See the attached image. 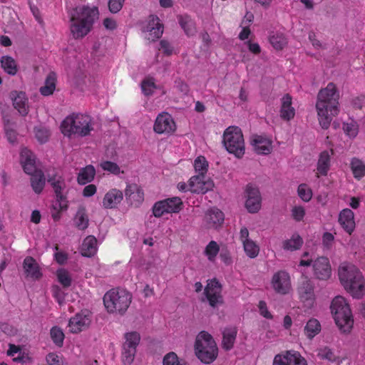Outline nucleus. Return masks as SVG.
Listing matches in <instances>:
<instances>
[{"label": "nucleus", "instance_id": "nucleus-49", "mask_svg": "<svg viewBox=\"0 0 365 365\" xmlns=\"http://www.w3.org/2000/svg\"><path fill=\"white\" fill-rule=\"evenodd\" d=\"M219 252V246L215 241H211L205 248V254L210 261H212Z\"/></svg>", "mask_w": 365, "mask_h": 365}, {"label": "nucleus", "instance_id": "nucleus-9", "mask_svg": "<svg viewBox=\"0 0 365 365\" xmlns=\"http://www.w3.org/2000/svg\"><path fill=\"white\" fill-rule=\"evenodd\" d=\"M48 182L53 187L56 197V202L53 205L55 210H63L67 208L66 197L63 190L66 188V183L63 177L58 173L48 175Z\"/></svg>", "mask_w": 365, "mask_h": 365}, {"label": "nucleus", "instance_id": "nucleus-10", "mask_svg": "<svg viewBox=\"0 0 365 365\" xmlns=\"http://www.w3.org/2000/svg\"><path fill=\"white\" fill-rule=\"evenodd\" d=\"M189 187L192 192L204 194L213 188L214 182L205 175H197L190 179Z\"/></svg>", "mask_w": 365, "mask_h": 365}, {"label": "nucleus", "instance_id": "nucleus-44", "mask_svg": "<svg viewBox=\"0 0 365 365\" xmlns=\"http://www.w3.org/2000/svg\"><path fill=\"white\" fill-rule=\"evenodd\" d=\"M141 88L145 96L152 95L156 86L153 78L144 79L141 83Z\"/></svg>", "mask_w": 365, "mask_h": 365}, {"label": "nucleus", "instance_id": "nucleus-23", "mask_svg": "<svg viewBox=\"0 0 365 365\" xmlns=\"http://www.w3.org/2000/svg\"><path fill=\"white\" fill-rule=\"evenodd\" d=\"M252 144L258 154L267 155L272 150L271 141L262 135L253 136Z\"/></svg>", "mask_w": 365, "mask_h": 365}, {"label": "nucleus", "instance_id": "nucleus-18", "mask_svg": "<svg viewBox=\"0 0 365 365\" xmlns=\"http://www.w3.org/2000/svg\"><path fill=\"white\" fill-rule=\"evenodd\" d=\"M9 97L12 101L15 109L23 116L29 113V100L26 95L23 91H12L9 93Z\"/></svg>", "mask_w": 365, "mask_h": 365}, {"label": "nucleus", "instance_id": "nucleus-12", "mask_svg": "<svg viewBox=\"0 0 365 365\" xmlns=\"http://www.w3.org/2000/svg\"><path fill=\"white\" fill-rule=\"evenodd\" d=\"M222 287L216 279L210 280L205 289V294L211 307H215L222 303Z\"/></svg>", "mask_w": 365, "mask_h": 365}, {"label": "nucleus", "instance_id": "nucleus-40", "mask_svg": "<svg viewBox=\"0 0 365 365\" xmlns=\"http://www.w3.org/2000/svg\"><path fill=\"white\" fill-rule=\"evenodd\" d=\"M125 339L124 347L135 348L136 349L140 340V336L137 331H131L125 334Z\"/></svg>", "mask_w": 365, "mask_h": 365}, {"label": "nucleus", "instance_id": "nucleus-41", "mask_svg": "<svg viewBox=\"0 0 365 365\" xmlns=\"http://www.w3.org/2000/svg\"><path fill=\"white\" fill-rule=\"evenodd\" d=\"M163 201H167L166 208L168 209V213L170 212H178L182 207V202L181 199L178 197H174L171 198H168L164 200Z\"/></svg>", "mask_w": 365, "mask_h": 365}, {"label": "nucleus", "instance_id": "nucleus-33", "mask_svg": "<svg viewBox=\"0 0 365 365\" xmlns=\"http://www.w3.org/2000/svg\"><path fill=\"white\" fill-rule=\"evenodd\" d=\"M1 67L6 73L14 76L18 71L17 64L15 60L9 56H2L1 58Z\"/></svg>", "mask_w": 365, "mask_h": 365}, {"label": "nucleus", "instance_id": "nucleus-47", "mask_svg": "<svg viewBox=\"0 0 365 365\" xmlns=\"http://www.w3.org/2000/svg\"><path fill=\"white\" fill-rule=\"evenodd\" d=\"M51 337L58 346H62L64 339V334L61 329L53 327L51 329Z\"/></svg>", "mask_w": 365, "mask_h": 365}, {"label": "nucleus", "instance_id": "nucleus-15", "mask_svg": "<svg viewBox=\"0 0 365 365\" xmlns=\"http://www.w3.org/2000/svg\"><path fill=\"white\" fill-rule=\"evenodd\" d=\"M245 207L250 213H256L261 207V196L259 190L248 185L246 188Z\"/></svg>", "mask_w": 365, "mask_h": 365}, {"label": "nucleus", "instance_id": "nucleus-19", "mask_svg": "<svg viewBox=\"0 0 365 365\" xmlns=\"http://www.w3.org/2000/svg\"><path fill=\"white\" fill-rule=\"evenodd\" d=\"M20 156L21 163L26 173L32 175L39 170H36L35 155L30 150L26 148H22Z\"/></svg>", "mask_w": 365, "mask_h": 365}, {"label": "nucleus", "instance_id": "nucleus-42", "mask_svg": "<svg viewBox=\"0 0 365 365\" xmlns=\"http://www.w3.org/2000/svg\"><path fill=\"white\" fill-rule=\"evenodd\" d=\"M179 23L187 35L192 36L195 34V29L190 17L180 16L179 17Z\"/></svg>", "mask_w": 365, "mask_h": 365}, {"label": "nucleus", "instance_id": "nucleus-17", "mask_svg": "<svg viewBox=\"0 0 365 365\" xmlns=\"http://www.w3.org/2000/svg\"><path fill=\"white\" fill-rule=\"evenodd\" d=\"M154 130L157 133H171L175 130V123L170 115L163 113L159 115L154 124Z\"/></svg>", "mask_w": 365, "mask_h": 365}, {"label": "nucleus", "instance_id": "nucleus-20", "mask_svg": "<svg viewBox=\"0 0 365 365\" xmlns=\"http://www.w3.org/2000/svg\"><path fill=\"white\" fill-rule=\"evenodd\" d=\"M125 199L131 205H139L144 200V194L137 184L127 185L125 191Z\"/></svg>", "mask_w": 365, "mask_h": 365}, {"label": "nucleus", "instance_id": "nucleus-57", "mask_svg": "<svg viewBox=\"0 0 365 365\" xmlns=\"http://www.w3.org/2000/svg\"><path fill=\"white\" fill-rule=\"evenodd\" d=\"M289 365H307L306 360L297 352L291 353Z\"/></svg>", "mask_w": 365, "mask_h": 365}, {"label": "nucleus", "instance_id": "nucleus-55", "mask_svg": "<svg viewBox=\"0 0 365 365\" xmlns=\"http://www.w3.org/2000/svg\"><path fill=\"white\" fill-rule=\"evenodd\" d=\"M57 275L58 281L64 287H68L71 285V279L68 272H66V270L61 269L58 271Z\"/></svg>", "mask_w": 365, "mask_h": 365}, {"label": "nucleus", "instance_id": "nucleus-2", "mask_svg": "<svg viewBox=\"0 0 365 365\" xmlns=\"http://www.w3.org/2000/svg\"><path fill=\"white\" fill-rule=\"evenodd\" d=\"M339 93L333 83H329L326 88H322L317 95L316 108L319 124L323 129H327L332 120V117L338 115Z\"/></svg>", "mask_w": 365, "mask_h": 365}, {"label": "nucleus", "instance_id": "nucleus-7", "mask_svg": "<svg viewBox=\"0 0 365 365\" xmlns=\"http://www.w3.org/2000/svg\"><path fill=\"white\" fill-rule=\"evenodd\" d=\"M195 354L205 364L212 362L217 356V347L212 336L206 331H201L196 337Z\"/></svg>", "mask_w": 365, "mask_h": 365}, {"label": "nucleus", "instance_id": "nucleus-53", "mask_svg": "<svg viewBox=\"0 0 365 365\" xmlns=\"http://www.w3.org/2000/svg\"><path fill=\"white\" fill-rule=\"evenodd\" d=\"M136 353L135 348H128L123 346V361L125 364H130L133 360Z\"/></svg>", "mask_w": 365, "mask_h": 365}, {"label": "nucleus", "instance_id": "nucleus-38", "mask_svg": "<svg viewBox=\"0 0 365 365\" xmlns=\"http://www.w3.org/2000/svg\"><path fill=\"white\" fill-rule=\"evenodd\" d=\"M321 330V325L316 319H309L304 327V331L309 339H312Z\"/></svg>", "mask_w": 365, "mask_h": 365}, {"label": "nucleus", "instance_id": "nucleus-35", "mask_svg": "<svg viewBox=\"0 0 365 365\" xmlns=\"http://www.w3.org/2000/svg\"><path fill=\"white\" fill-rule=\"evenodd\" d=\"M350 166L355 178L360 180L365 175V164L361 160L357 158H352Z\"/></svg>", "mask_w": 365, "mask_h": 365}, {"label": "nucleus", "instance_id": "nucleus-22", "mask_svg": "<svg viewBox=\"0 0 365 365\" xmlns=\"http://www.w3.org/2000/svg\"><path fill=\"white\" fill-rule=\"evenodd\" d=\"M339 222L344 230L351 234L355 227L354 212L350 209L343 210L339 216Z\"/></svg>", "mask_w": 365, "mask_h": 365}, {"label": "nucleus", "instance_id": "nucleus-37", "mask_svg": "<svg viewBox=\"0 0 365 365\" xmlns=\"http://www.w3.org/2000/svg\"><path fill=\"white\" fill-rule=\"evenodd\" d=\"M269 41L276 50H282L287 43L284 36L279 33H271Z\"/></svg>", "mask_w": 365, "mask_h": 365}, {"label": "nucleus", "instance_id": "nucleus-11", "mask_svg": "<svg viewBox=\"0 0 365 365\" xmlns=\"http://www.w3.org/2000/svg\"><path fill=\"white\" fill-rule=\"evenodd\" d=\"M314 277L319 280H327L331 274V268L327 257H320L312 262Z\"/></svg>", "mask_w": 365, "mask_h": 365}, {"label": "nucleus", "instance_id": "nucleus-32", "mask_svg": "<svg viewBox=\"0 0 365 365\" xmlns=\"http://www.w3.org/2000/svg\"><path fill=\"white\" fill-rule=\"evenodd\" d=\"M330 166V154L324 150L320 153L317 163V170L323 175H326Z\"/></svg>", "mask_w": 365, "mask_h": 365}, {"label": "nucleus", "instance_id": "nucleus-34", "mask_svg": "<svg viewBox=\"0 0 365 365\" xmlns=\"http://www.w3.org/2000/svg\"><path fill=\"white\" fill-rule=\"evenodd\" d=\"M56 78L55 73H50L46 78L44 86L41 87L40 93L45 96L51 95L56 88Z\"/></svg>", "mask_w": 365, "mask_h": 365}, {"label": "nucleus", "instance_id": "nucleus-60", "mask_svg": "<svg viewBox=\"0 0 365 365\" xmlns=\"http://www.w3.org/2000/svg\"><path fill=\"white\" fill-rule=\"evenodd\" d=\"M46 361L49 365H61L60 357L53 353L47 355Z\"/></svg>", "mask_w": 365, "mask_h": 365}, {"label": "nucleus", "instance_id": "nucleus-51", "mask_svg": "<svg viewBox=\"0 0 365 365\" xmlns=\"http://www.w3.org/2000/svg\"><path fill=\"white\" fill-rule=\"evenodd\" d=\"M101 167L103 170L110 172V173L115 175H118L120 172V167L115 163L113 162L108 160L103 161L101 163Z\"/></svg>", "mask_w": 365, "mask_h": 365}, {"label": "nucleus", "instance_id": "nucleus-28", "mask_svg": "<svg viewBox=\"0 0 365 365\" xmlns=\"http://www.w3.org/2000/svg\"><path fill=\"white\" fill-rule=\"evenodd\" d=\"M96 244L97 240L93 236L86 237L81 245V255L88 257L93 256L97 250Z\"/></svg>", "mask_w": 365, "mask_h": 365}, {"label": "nucleus", "instance_id": "nucleus-8", "mask_svg": "<svg viewBox=\"0 0 365 365\" xmlns=\"http://www.w3.org/2000/svg\"><path fill=\"white\" fill-rule=\"evenodd\" d=\"M222 143L226 150L240 158L245 154V142L242 130L237 126H230L224 132Z\"/></svg>", "mask_w": 365, "mask_h": 365}, {"label": "nucleus", "instance_id": "nucleus-5", "mask_svg": "<svg viewBox=\"0 0 365 365\" xmlns=\"http://www.w3.org/2000/svg\"><path fill=\"white\" fill-rule=\"evenodd\" d=\"M132 299L131 294L123 289H112L103 297V303L109 313L123 315L129 307Z\"/></svg>", "mask_w": 365, "mask_h": 365}, {"label": "nucleus", "instance_id": "nucleus-64", "mask_svg": "<svg viewBox=\"0 0 365 365\" xmlns=\"http://www.w3.org/2000/svg\"><path fill=\"white\" fill-rule=\"evenodd\" d=\"M365 104V96H359L352 101V106L357 109H361Z\"/></svg>", "mask_w": 365, "mask_h": 365}, {"label": "nucleus", "instance_id": "nucleus-14", "mask_svg": "<svg viewBox=\"0 0 365 365\" xmlns=\"http://www.w3.org/2000/svg\"><path fill=\"white\" fill-rule=\"evenodd\" d=\"M91 314L88 311L81 312L71 318L68 327L71 332L77 334L87 329L91 324Z\"/></svg>", "mask_w": 365, "mask_h": 365}, {"label": "nucleus", "instance_id": "nucleus-56", "mask_svg": "<svg viewBox=\"0 0 365 365\" xmlns=\"http://www.w3.org/2000/svg\"><path fill=\"white\" fill-rule=\"evenodd\" d=\"M291 353V351H287L284 355H276L274 359L273 365H289Z\"/></svg>", "mask_w": 365, "mask_h": 365}, {"label": "nucleus", "instance_id": "nucleus-29", "mask_svg": "<svg viewBox=\"0 0 365 365\" xmlns=\"http://www.w3.org/2000/svg\"><path fill=\"white\" fill-rule=\"evenodd\" d=\"M237 332V331L235 327L226 328L222 331V347L225 350H230L233 347Z\"/></svg>", "mask_w": 365, "mask_h": 365}, {"label": "nucleus", "instance_id": "nucleus-6", "mask_svg": "<svg viewBox=\"0 0 365 365\" xmlns=\"http://www.w3.org/2000/svg\"><path fill=\"white\" fill-rule=\"evenodd\" d=\"M330 308L336 324L339 329L344 333L349 332L354 321L350 307L345 299L341 296L335 297L331 302Z\"/></svg>", "mask_w": 365, "mask_h": 365}, {"label": "nucleus", "instance_id": "nucleus-62", "mask_svg": "<svg viewBox=\"0 0 365 365\" xmlns=\"http://www.w3.org/2000/svg\"><path fill=\"white\" fill-rule=\"evenodd\" d=\"M259 309L260 311V314L267 319H271L272 314L268 312L267 308V304L264 302L260 301L259 303Z\"/></svg>", "mask_w": 365, "mask_h": 365}, {"label": "nucleus", "instance_id": "nucleus-26", "mask_svg": "<svg viewBox=\"0 0 365 365\" xmlns=\"http://www.w3.org/2000/svg\"><path fill=\"white\" fill-rule=\"evenodd\" d=\"M23 267L27 276L34 279H38L41 276L38 265L33 257H26L24 260Z\"/></svg>", "mask_w": 365, "mask_h": 365}, {"label": "nucleus", "instance_id": "nucleus-59", "mask_svg": "<svg viewBox=\"0 0 365 365\" xmlns=\"http://www.w3.org/2000/svg\"><path fill=\"white\" fill-rule=\"evenodd\" d=\"M5 133L6 138L11 144L14 145L17 143V133L14 129L6 126Z\"/></svg>", "mask_w": 365, "mask_h": 365}, {"label": "nucleus", "instance_id": "nucleus-43", "mask_svg": "<svg viewBox=\"0 0 365 365\" xmlns=\"http://www.w3.org/2000/svg\"><path fill=\"white\" fill-rule=\"evenodd\" d=\"M163 365H186L183 360H180L178 355L173 352H169L165 354L163 360Z\"/></svg>", "mask_w": 365, "mask_h": 365}, {"label": "nucleus", "instance_id": "nucleus-36", "mask_svg": "<svg viewBox=\"0 0 365 365\" xmlns=\"http://www.w3.org/2000/svg\"><path fill=\"white\" fill-rule=\"evenodd\" d=\"M95 169L92 165L86 166L82 169L78 176V182L81 185H85L91 182L95 176Z\"/></svg>", "mask_w": 365, "mask_h": 365}, {"label": "nucleus", "instance_id": "nucleus-24", "mask_svg": "<svg viewBox=\"0 0 365 365\" xmlns=\"http://www.w3.org/2000/svg\"><path fill=\"white\" fill-rule=\"evenodd\" d=\"M123 197V192L117 189H113L107 192L103 198V206L107 209H112L119 204Z\"/></svg>", "mask_w": 365, "mask_h": 365}, {"label": "nucleus", "instance_id": "nucleus-45", "mask_svg": "<svg viewBox=\"0 0 365 365\" xmlns=\"http://www.w3.org/2000/svg\"><path fill=\"white\" fill-rule=\"evenodd\" d=\"M243 245L245 252L250 257L254 258L258 255L259 247L252 240L245 241Z\"/></svg>", "mask_w": 365, "mask_h": 365}, {"label": "nucleus", "instance_id": "nucleus-54", "mask_svg": "<svg viewBox=\"0 0 365 365\" xmlns=\"http://www.w3.org/2000/svg\"><path fill=\"white\" fill-rule=\"evenodd\" d=\"M35 134L37 140L41 143L46 142L48 139L49 132L46 128H36Z\"/></svg>", "mask_w": 365, "mask_h": 365}, {"label": "nucleus", "instance_id": "nucleus-30", "mask_svg": "<svg viewBox=\"0 0 365 365\" xmlns=\"http://www.w3.org/2000/svg\"><path fill=\"white\" fill-rule=\"evenodd\" d=\"M46 184V178L43 173L41 170L35 172L31 177V185L33 190L39 194L43 190Z\"/></svg>", "mask_w": 365, "mask_h": 365}, {"label": "nucleus", "instance_id": "nucleus-16", "mask_svg": "<svg viewBox=\"0 0 365 365\" xmlns=\"http://www.w3.org/2000/svg\"><path fill=\"white\" fill-rule=\"evenodd\" d=\"M272 284L274 289L279 294H287L290 288V277L289 274L284 271H279L274 274Z\"/></svg>", "mask_w": 365, "mask_h": 365}, {"label": "nucleus", "instance_id": "nucleus-1", "mask_svg": "<svg viewBox=\"0 0 365 365\" xmlns=\"http://www.w3.org/2000/svg\"><path fill=\"white\" fill-rule=\"evenodd\" d=\"M75 0H66V9L69 16L70 31L76 39L82 38L91 30L93 24L98 19L96 7L78 6Z\"/></svg>", "mask_w": 365, "mask_h": 365}, {"label": "nucleus", "instance_id": "nucleus-25", "mask_svg": "<svg viewBox=\"0 0 365 365\" xmlns=\"http://www.w3.org/2000/svg\"><path fill=\"white\" fill-rule=\"evenodd\" d=\"M205 222L210 227H217L224 221V215L218 209L208 210L205 217Z\"/></svg>", "mask_w": 365, "mask_h": 365}, {"label": "nucleus", "instance_id": "nucleus-27", "mask_svg": "<svg viewBox=\"0 0 365 365\" xmlns=\"http://www.w3.org/2000/svg\"><path fill=\"white\" fill-rule=\"evenodd\" d=\"M282 118L289 120L294 116V109L292 107V97L286 94L282 98V107L280 110Z\"/></svg>", "mask_w": 365, "mask_h": 365}, {"label": "nucleus", "instance_id": "nucleus-61", "mask_svg": "<svg viewBox=\"0 0 365 365\" xmlns=\"http://www.w3.org/2000/svg\"><path fill=\"white\" fill-rule=\"evenodd\" d=\"M343 130L349 136L354 137L356 135V128L353 124L344 123Z\"/></svg>", "mask_w": 365, "mask_h": 365}, {"label": "nucleus", "instance_id": "nucleus-58", "mask_svg": "<svg viewBox=\"0 0 365 365\" xmlns=\"http://www.w3.org/2000/svg\"><path fill=\"white\" fill-rule=\"evenodd\" d=\"M125 0H109L108 8L111 13H118L123 7Z\"/></svg>", "mask_w": 365, "mask_h": 365}, {"label": "nucleus", "instance_id": "nucleus-4", "mask_svg": "<svg viewBox=\"0 0 365 365\" xmlns=\"http://www.w3.org/2000/svg\"><path fill=\"white\" fill-rule=\"evenodd\" d=\"M91 120L88 115L73 114L68 116L61 123V131L64 135L85 137L93 130Z\"/></svg>", "mask_w": 365, "mask_h": 365}, {"label": "nucleus", "instance_id": "nucleus-31", "mask_svg": "<svg viewBox=\"0 0 365 365\" xmlns=\"http://www.w3.org/2000/svg\"><path fill=\"white\" fill-rule=\"evenodd\" d=\"M74 222L76 227L81 230H83L88 227L89 220L84 207H80L78 208L74 217Z\"/></svg>", "mask_w": 365, "mask_h": 365}, {"label": "nucleus", "instance_id": "nucleus-39", "mask_svg": "<svg viewBox=\"0 0 365 365\" xmlns=\"http://www.w3.org/2000/svg\"><path fill=\"white\" fill-rule=\"evenodd\" d=\"M303 244V240L299 235H294L291 239L283 242V248L286 250L294 251L299 250Z\"/></svg>", "mask_w": 365, "mask_h": 365}, {"label": "nucleus", "instance_id": "nucleus-52", "mask_svg": "<svg viewBox=\"0 0 365 365\" xmlns=\"http://www.w3.org/2000/svg\"><path fill=\"white\" fill-rule=\"evenodd\" d=\"M167 201H159L156 202L153 208V212L155 217H160L164 213H168V209L165 207L167 206Z\"/></svg>", "mask_w": 365, "mask_h": 365}, {"label": "nucleus", "instance_id": "nucleus-50", "mask_svg": "<svg viewBox=\"0 0 365 365\" xmlns=\"http://www.w3.org/2000/svg\"><path fill=\"white\" fill-rule=\"evenodd\" d=\"M298 195L305 202H308L311 200L312 196V192L306 184H301L298 187Z\"/></svg>", "mask_w": 365, "mask_h": 365}, {"label": "nucleus", "instance_id": "nucleus-21", "mask_svg": "<svg viewBox=\"0 0 365 365\" xmlns=\"http://www.w3.org/2000/svg\"><path fill=\"white\" fill-rule=\"evenodd\" d=\"M298 292L302 299L308 301L310 304L313 302L314 284L310 279L304 278L299 286Z\"/></svg>", "mask_w": 365, "mask_h": 365}, {"label": "nucleus", "instance_id": "nucleus-13", "mask_svg": "<svg viewBox=\"0 0 365 365\" xmlns=\"http://www.w3.org/2000/svg\"><path fill=\"white\" fill-rule=\"evenodd\" d=\"M143 31L146 33V38L151 41L160 38L163 33V25L157 16L150 15L148 24L143 27Z\"/></svg>", "mask_w": 365, "mask_h": 365}, {"label": "nucleus", "instance_id": "nucleus-46", "mask_svg": "<svg viewBox=\"0 0 365 365\" xmlns=\"http://www.w3.org/2000/svg\"><path fill=\"white\" fill-rule=\"evenodd\" d=\"M194 166L195 171L199 173L198 175H205L207 171L208 163L204 157L200 156L195 160Z\"/></svg>", "mask_w": 365, "mask_h": 365}, {"label": "nucleus", "instance_id": "nucleus-3", "mask_svg": "<svg viewBox=\"0 0 365 365\" xmlns=\"http://www.w3.org/2000/svg\"><path fill=\"white\" fill-rule=\"evenodd\" d=\"M338 275L344 289L354 297L360 298L364 294V277L355 265L346 262L341 264L338 269Z\"/></svg>", "mask_w": 365, "mask_h": 365}, {"label": "nucleus", "instance_id": "nucleus-48", "mask_svg": "<svg viewBox=\"0 0 365 365\" xmlns=\"http://www.w3.org/2000/svg\"><path fill=\"white\" fill-rule=\"evenodd\" d=\"M317 356L322 359H327L329 361H334L336 359L334 354L327 346L318 349Z\"/></svg>", "mask_w": 365, "mask_h": 365}, {"label": "nucleus", "instance_id": "nucleus-63", "mask_svg": "<svg viewBox=\"0 0 365 365\" xmlns=\"http://www.w3.org/2000/svg\"><path fill=\"white\" fill-rule=\"evenodd\" d=\"M160 49L162 50L165 53L170 55L172 53L173 48L168 41L162 40L160 42Z\"/></svg>", "mask_w": 365, "mask_h": 365}]
</instances>
